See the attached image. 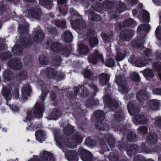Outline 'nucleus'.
<instances>
[{"instance_id":"1","label":"nucleus","mask_w":161,"mask_h":161,"mask_svg":"<svg viewBox=\"0 0 161 161\" xmlns=\"http://www.w3.org/2000/svg\"><path fill=\"white\" fill-rule=\"evenodd\" d=\"M44 111V105L43 103L42 102L39 103L37 101L35 104L33 111V114L32 111L31 110L28 111L27 112V117L26 118L25 121L30 123V125L26 127L28 130H32V128L31 126V124L30 120L31 119L33 118V115L34 116L38 119L41 118L42 117L43 113Z\"/></svg>"},{"instance_id":"2","label":"nucleus","mask_w":161,"mask_h":161,"mask_svg":"<svg viewBox=\"0 0 161 161\" xmlns=\"http://www.w3.org/2000/svg\"><path fill=\"white\" fill-rule=\"evenodd\" d=\"M150 28V27L147 24H142L138 26L137 29L138 39L133 42L132 44L133 46L140 48L141 49L143 48V38L147 33L149 32Z\"/></svg>"},{"instance_id":"3","label":"nucleus","mask_w":161,"mask_h":161,"mask_svg":"<svg viewBox=\"0 0 161 161\" xmlns=\"http://www.w3.org/2000/svg\"><path fill=\"white\" fill-rule=\"evenodd\" d=\"M89 61L93 64L101 62L108 67H112L115 64L114 60L112 58H109L105 63L103 55L97 50H94V52L89 57Z\"/></svg>"},{"instance_id":"4","label":"nucleus","mask_w":161,"mask_h":161,"mask_svg":"<svg viewBox=\"0 0 161 161\" xmlns=\"http://www.w3.org/2000/svg\"><path fill=\"white\" fill-rule=\"evenodd\" d=\"M158 147H156L153 149L148 148L145 143H143L142 146L139 148L136 145H132L127 150V153L129 157H131L136 153H150L153 152H155L157 151Z\"/></svg>"},{"instance_id":"5","label":"nucleus","mask_w":161,"mask_h":161,"mask_svg":"<svg viewBox=\"0 0 161 161\" xmlns=\"http://www.w3.org/2000/svg\"><path fill=\"white\" fill-rule=\"evenodd\" d=\"M14 88V90L12 93L14 98L18 99L19 97V91L17 87H15L14 84H10L6 86H3L2 89V94L5 99L7 101L11 99L10 93L11 90Z\"/></svg>"},{"instance_id":"6","label":"nucleus","mask_w":161,"mask_h":161,"mask_svg":"<svg viewBox=\"0 0 161 161\" xmlns=\"http://www.w3.org/2000/svg\"><path fill=\"white\" fill-rule=\"evenodd\" d=\"M94 115L98 121V123L96 125V128L97 129L103 131L108 130L109 127L108 125L102 122L105 118L103 112L101 110L96 111L94 113Z\"/></svg>"},{"instance_id":"7","label":"nucleus","mask_w":161,"mask_h":161,"mask_svg":"<svg viewBox=\"0 0 161 161\" xmlns=\"http://www.w3.org/2000/svg\"><path fill=\"white\" fill-rule=\"evenodd\" d=\"M126 78L124 75H119L116 77L115 81L118 86L119 90L123 94L127 93L129 90V88L126 84Z\"/></svg>"},{"instance_id":"8","label":"nucleus","mask_w":161,"mask_h":161,"mask_svg":"<svg viewBox=\"0 0 161 161\" xmlns=\"http://www.w3.org/2000/svg\"><path fill=\"white\" fill-rule=\"evenodd\" d=\"M46 73L48 78H54L57 81L62 80L65 78L64 74L62 73H57L56 70L51 68H48L46 69Z\"/></svg>"},{"instance_id":"9","label":"nucleus","mask_w":161,"mask_h":161,"mask_svg":"<svg viewBox=\"0 0 161 161\" xmlns=\"http://www.w3.org/2000/svg\"><path fill=\"white\" fill-rule=\"evenodd\" d=\"M81 158L83 161H98L97 158H93L92 153L81 147L78 150Z\"/></svg>"},{"instance_id":"10","label":"nucleus","mask_w":161,"mask_h":161,"mask_svg":"<svg viewBox=\"0 0 161 161\" xmlns=\"http://www.w3.org/2000/svg\"><path fill=\"white\" fill-rule=\"evenodd\" d=\"M119 46H116V49L117 51V55L116 57V59L117 61L122 60L125 57L126 53V50L128 47L126 45L121 46L119 43Z\"/></svg>"},{"instance_id":"11","label":"nucleus","mask_w":161,"mask_h":161,"mask_svg":"<svg viewBox=\"0 0 161 161\" xmlns=\"http://www.w3.org/2000/svg\"><path fill=\"white\" fill-rule=\"evenodd\" d=\"M63 46L59 42H54L51 40L47 41L44 45L46 48L50 49L57 53H60Z\"/></svg>"},{"instance_id":"12","label":"nucleus","mask_w":161,"mask_h":161,"mask_svg":"<svg viewBox=\"0 0 161 161\" xmlns=\"http://www.w3.org/2000/svg\"><path fill=\"white\" fill-rule=\"evenodd\" d=\"M115 3L117 4V12L119 13H121L125 10V3L119 1L116 2V3L114 2L113 3L105 1L103 2V5L105 7L112 8V6L114 5Z\"/></svg>"},{"instance_id":"13","label":"nucleus","mask_w":161,"mask_h":161,"mask_svg":"<svg viewBox=\"0 0 161 161\" xmlns=\"http://www.w3.org/2000/svg\"><path fill=\"white\" fill-rule=\"evenodd\" d=\"M82 140V137L76 134L74 136L72 139L69 140V142H66V144L68 147L74 148L76 147L77 143H81Z\"/></svg>"},{"instance_id":"14","label":"nucleus","mask_w":161,"mask_h":161,"mask_svg":"<svg viewBox=\"0 0 161 161\" xmlns=\"http://www.w3.org/2000/svg\"><path fill=\"white\" fill-rule=\"evenodd\" d=\"M21 96L20 99H21L23 101L26 100L27 97L29 96L31 92L30 85L28 84L23 85L21 89Z\"/></svg>"},{"instance_id":"15","label":"nucleus","mask_w":161,"mask_h":161,"mask_svg":"<svg viewBox=\"0 0 161 161\" xmlns=\"http://www.w3.org/2000/svg\"><path fill=\"white\" fill-rule=\"evenodd\" d=\"M74 93L75 96L80 92L79 95L82 97H85L87 96L89 94L88 90L87 89L86 86L85 85H83L79 87H75L74 88Z\"/></svg>"},{"instance_id":"16","label":"nucleus","mask_w":161,"mask_h":161,"mask_svg":"<svg viewBox=\"0 0 161 161\" xmlns=\"http://www.w3.org/2000/svg\"><path fill=\"white\" fill-rule=\"evenodd\" d=\"M134 32L133 30L123 31L120 34V39L123 41H129L133 36Z\"/></svg>"},{"instance_id":"17","label":"nucleus","mask_w":161,"mask_h":161,"mask_svg":"<svg viewBox=\"0 0 161 161\" xmlns=\"http://www.w3.org/2000/svg\"><path fill=\"white\" fill-rule=\"evenodd\" d=\"M156 54L157 57L160 59L161 61L153 64V69L157 72L159 77L161 80V51H157Z\"/></svg>"},{"instance_id":"18","label":"nucleus","mask_w":161,"mask_h":161,"mask_svg":"<svg viewBox=\"0 0 161 161\" xmlns=\"http://www.w3.org/2000/svg\"><path fill=\"white\" fill-rule=\"evenodd\" d=\"M8 66L14 70H18L22 68V63L19 60L13 59L9 60L8 63Z\"/></svg>"},{"instance_id":"19","label":"nucleus","mask_w":161,"mask_h":161,"mask_svg":"<svg viewBox=\"0 0 161 161\" xmlns=\"http://www.w3.org/2000/svg\"><path fill=\"white\" fill-rule=\"evenodd\" d=\"M103 100L108 107L110 108H115L119 106L118 103L115 100L111 99L109 96H105Z\"/></svg>"},{"instance_id":"20","label":"nucleus","mask_w":161,"mask_h":161,"mask_svg":"<svg viewBox=\"0 0 161 161\" xmlns=\"http://www.w3.org/2000/svg\"><path fill=\"white\" fill-rule=\"evenodd\" d=\"M149 94L145 90H140L137 93L136 97L138 100L143 102L148 98Z\"/></svg>"},{"instance_id":"21","label":"nucleus","mask_w":161,"mask_h":161,"mask_svg":"<svg viewBox=\"0 0 161 161\" xmlns=\"http://www.w3.org/2000/svg\"><path fill=\"white\" fill-rule=\"evenodd\" d=\"M109 79L110 75L108 74L104 73L101 74L98 79L100 85L105 86L109 81Z\"/></svg>"},{"instance_id":"22","label":"nucleus","mask_w":161,"mask_h":161,"mask_svg":"<svg viewBox=\"0 0 161 161\" xmlns=\"http://www.w3.org/2000/svg\"><path fill=\"white\" fill-rule=\"evenodd\" d=\"M147 122V118L142 115H136L135 118L134 122L136 125L139 124H143L146 123Z\"/></svg>"},{"instance_id":"23","label":"nucleus","mask_w":161,"mask_h":161,"mask_svg":"<svg viewBox=\"0 0 161 161\" xmlns=\"http://www.w3.org/2000/svg\"><path fill=\"white\" fill-rule=\"evenodd\" d=\"M28 12L32 17L36 19L40 18L42 14L41 9L37 8H34L30 9Z\"/></svg>"},{"instance_id":"24","label":"nucleus","mask_w":161,"mask_h":161,"mask_svg":"<svg viewBox=\"0 0 161 161\" xmlns=\"http://www.w3.org/2000/svg\"><path fill=\"white\" fill-rule=\"evenodd\" d=\"M35 135L36 139L39 142H42L46 139V133L41 130H37Z\"/></svg>"},{"instance_id":"25","label":"nucleus","mask_w":161,"mask_h":161,"mask_svg":"<svg viewBox=\"0 0 161 161\" xmlns=\"http://www.w3.org/2000/svg\"><path fill=\"white\" fill-rule=\"evenodd\" d=\"M40 156L44 161H50L53 157V155L51 153L43 151L40 152Z\"/></svg>"},{"instance_id":"26","label":"nucleus","mask_w":161,"mask_h":161,"mask_svg":"<svg viewBox=\"0 0 161 161\" xmlns=\"http://www.w3.org/2000/svg\"><path fill=\"white\" fill-rule=\"evenodd\" d=\"M63 151L65 153V155L69 160H74L77 157V153L75 151L70 150L68 151L67 153H66L64 149H63Z\"/></svg>"},{"instance_id":"27","label":"nucleus","mask_w":161,"mask_h":161,"mask_svg":"<svg viewBox=\"0 0 161 161\" xmlns=\"http://www.w3.org/2000/svg\"><path fill=\"white\" fill-rule=\"evenodd\" d=\"M157 137L155 133H153L148 134L147 137L146 141L147 142L154 144L157 141Z\"/></svg>"},{"instance_id":"28","label":"nucleus","mask_w":161,"mask_h":161,"mask_svg":"<svg viewBox=\"0 0 161 161\" xmlns=\"http://www.w3.org/2000/svg\"><path fill=\"white\" fill-rule=\"evenodd\" d=\"M44 36V33L41 31H38L33 37L34 40L35 42H41Z\"/></svg>"},{"instance_id":"29","label":"nucleus","mask_w":161,"mask_h":161,"mask_svg":"<svg viewBox=\"0 0 161 161\" xmlns=\"http://www.w3.org/2000/svg\"><path fill=\"white\" fill-rule=\"evenodd\" d=\"M74 26L77 28L79 30H81L85 28V22L81 19L80 20H76L75 21Z\"/></svg>"},{"instance_id":"30","label":"nucleus","mask_w":161,"mask_h":161,"mask_svg":"<svg viewBox=\"0 0 161 161\" xmlns=\"http://www.w3.org/2000/svg\"><path fill=\"white\" fill-rule=\"evenodd\" d=\"M143 74L144 77L147 80H149L150 78H153L154 76V74L153 71L149 69L144 70L143 71Z\"/></svg>"},{"instance_id":"31","label":"nucleus","mask_w":161,"mask_h":161,"mask_svg":"<svg viewBox=\"0 0 161 161\" xmlns=\"http://www.w3.org/2000/svg\"><path fill=\"white\" fill-rule=\"evenodd\" d=\"M150 105L152 110H158L159 105L158 100L156 99L152 100L150 102Z\"/></svg>"},{"instance_id":"32","label":"nucleus","mask_w":161,"mask_h":161,"mask_svg":"<svg viewBox=\"0 0 161 161\" xmlns=\"http://www.w3.org/2000/svg\"><path fill=\"white\" fill-rule=\"evenodd\" d=\"M12 52L14 55H19L22 53L23 48L20 45H15L13 47Z\"/></svg>"},{"instance_id":"33","label":"nucleus","mask_w":161,"mask_h":161,"mask_svg":"<svg viewBox=\"0 0 161 161\" xmlns=\"http://www.w3.org/2000/svg\"><path fill=\"white\" fill-rule=\"evenodd\" d=\"M64 41L67 42H70L73 40V36L71 33L69 31L65 32L64 34Z\"/></svg>"},{"instance_id":"34","label":"nucleus","mask_w":161,"mask_h":161,"mask_svg":"<svg viewBox=\"0 0 161 161\" xmlns=\"http://www.w3.org/2000/svg\"><path fill=\"white\" fill-rule=\"evenodd\" d=\"M89 51L88 46L83 44H80L79 46V53L83 54H87Z\"/></svg>"},{"instance_id":"35","label":"nucleus","mask_w":161,"mask_h":161,"mask_svg":"<svg viewBox=\"0 0 161 161\" xmlns=\"http://www.w3.org/2000/svg\"><path fill=\"white\" fill-rule=\"evenodd\" d=\"M127 107L129 114L131 115H133L136 109V107L135 105L133 103L130 102L127 104Z\"/></svg>"},{"instance_id":"36","label":"nucleus","mask_w":161,"mask_h":161,"mask_svg":"<svg viewBox=\"0 0 161 161\" xmlns=\"http://www.w3.org/2000/svg\"><path fill=\"white\" fill-rule=\"evenodd\" d=\"M61 113L60 111L58 110H55L53 113H51L49 114V116L50 118H48V119L51 120L53 119L55 120H57L61 115Z\"/></svg>"},{"instance_id":"37","label":"nucleus","mask_w":161,"mask_h":161,"mask_svg":"<svg viewBox=\"0 0 161 161\" xmlns=\"http://www.w3.org/2000/svg\"><path fill=\"white\" fill-rule=\"evenodd\" d=\"M38 60L39 63L42 65H47L49 63L48 58L44 55H41L39 57Z\"/></svg>"},{"instance_id":"38","label":"nucleus","mask_w":161,"mask_h":161,"mask_svg":"<svg viewBox=\"0 0 161 161\" xmlns=\"http://www.w3.org/2000/svg\"><path fill=\"white\" fill-rule=\"evenodd\" d=\"M106 141L107 142L109 146L112 148L114 145L115 141L113 136L109 134H106Z\"/></svg>"},{"instance_id":"39","label":"nucleus","mask_w":161,"mask_h":161,"mask_svg":"<svg viewBox=\"0 0 161 161\" xmlns=\"http://www.w3.org/2000/svg\"><path fill=\"white\" fill-rule=\"evenodd\" d=\"M140 14L142 15V19L143 21L146 22L149 21V15L147 11L145 10H142L140 12Z\"/></svg>"},{"instance_id":"40","label":"nucleus","mask_w":161,"mask_h":161,"mask_svg":"<svg viewBox=\"0 0 161 161\" xmlns=\"http://www.w3.org/2000/svg\"><path fill=\"white\" fill-rule=\"evenodd\" d=\"M14 75L8 70L5 71L3 75V78L7 80H12L14 77Z\"/></svg>"},{"instance_id":"41","label":"nucleus","mask_w":161,"mask_h":161,"mask_svg":"<svg viewBox=\"0 0 161 161\" xmlns=\"http://www.w3.org/2000/svg\"><path fill=\"white\" fill-rule=\"evenodd\" d=\"M147 63V59L142 58L141 59H137L136 62V66L139 67H142L146 65Z\"/></svg>"},{"instance_id":"42","label":"nucleus","mask_w":161,"mask_h":161,"mask_svg":"<svg viewBox=\"0 0 161 161\" xmlns=\"http://www.w3.org/2000/svg\"><path fill=\"white\" fill-rule=\"evenodd\" d=\"M99 103V101L96 99H94L92 98H90L86 101V105L88 107L92 106L97 105Z\"/></svg>"},{"instance_id":"43","label":"nucleus","mask_w":161,"mask_h":161,"mask_svg":"<svg viewBox=\"0 0 161 161\" xmlns=\"http://www.w3.org/2000/svg\"><path fill=\"white\" fill-rule=\"evenodd\" d=\"M60 53L65 57H67L69 55L70 51L66 46L63 45Z\"/></svg>"},{"instance_id":"44","label":"nucleus","mask_w":161,"mask_h":161,"mask_svg":"<svg viewBox=\"0 0 161 161\" xmlns=\"http://www.w3.org/2000/svg\"><path fill=\"white\" fill-rule=\"evenodd\" d=\"M136 135L135 132H129L127 136V138L130 141H135L136 139Z\"/></svg>"},{"instance_id":"45","label":"nucleus","mask_w":161,"mask_h":161,"mask_svg":"<svg viewBox=\"0 0 161 161\" xmlns=\"http://www.w3.org/2000/svg\"><path fill=\"white\" fill-rule=\"evenodd\" d=\"M114 119L117 121H121L123 120V114L121 111L116 112L115 114Z\"/></svg>"},{"instance_id":"46","label":"nucleus","mask_w":161,"mask_h":161,"mask_svg":"<svg viewBox=\"0 0 161 161\" xmlns=\"http://www.w3.org/2000/svg\"><path fill=\"white\" fill-rule=\"evenodd\" d=\"M137 130L138 133L142 135H145L147 132L148 128L146 126H142L138 128Z\"/></svg>"},{"instance_id":"47","label":"nucleus","mask_w":161,"mask_h":161,"mask_svg":"<svg viewBox=\"0 0 161 161\" xmlns=\"http://www.w3.org/2000/svg\"><path fill=\"white\" fill-rule=\"evenodd\" d=\"M130 77L131 80L134 81L138 82L140 80V76L138 74L135 72L131 73Z\"/></svg>"},{"instance_id":"48","label":"nucleus","mask_w":161,"mask_h":161,"mask_svg":"<svg viewBox=\"0 0 161 161\" xmlns=\"http://www.w3.org/2000/svg\"><path fill=\"white\" fill-rule=\"evenodd\" d=\"M12 56L10 52H5L2 53L0 55V58L2 59L5 60L10 58Z\"/></svg>"},{"instance_id":"49","label":"nucleus","mask_w":161,"mask_h":161,"mask_svg":"<svg viewBox=\"0 0 161 161\" xmlns=\"http://www.w3.org/2000/svg\"><path fill=\"white\" fill-rule=\"evenodd\" d=\"M90 14L91 15V19L93 21H100L101 19V17L99 15L96 14L94 12H91Z\"/></svg>"},{"instance_id":"50","label":"nucleus","mask_w":161,"mask_h":161,"mask_svg":"<svg viewBox=\"0 0 161 161\" xmlns=\"http://www.w3.org/2000/svg\"><path fill=\"white\" fill-rule=\"evenodd\" d=\"M103 41L105 43H108V42H111L112 41L113 36H108L105 34H103L102 35Z\"/></svg>"},{"instance_id":"51","label":"nucleus","mask_w":161,"mask_h":161,"mask_svg":"<svg viewBox=\"0 0 161 161\" xmlns=\"http://www.w3.org/2000/svg\"><path fill=\"white\" fill-rule=\"evenodd\" d=\"M74 130V127L70 125H68L64 129V132L66 134H69L73 132Z\"/></svg>"},{"instance_id":"52","label":"nucleus","mask_w":161,"mask_h":161,"mask_svg":"<svg viewBox=\"0 0 161 161\" xmlns=\"http://www.w3.org/2000/svg\"><path fill=\"white\" fill-rule=\"evenodd\" d=\"M135 23V21L131 19H127L124 20L123 22V25L124 26H129L132 25Z\"/></svg>"},{"instance_id":"53","label":"nucleus","mask_w":161,"mask_h":161,"mask_svg":"<svg viewBox=\"0 0 161 161\" xmlns=\"http://www.w3.org/2000/svg\"><path fill=\"white\" fill-rule=\"evenodd\" d=\"M89 43L90 46L93 47L98 45V39L96 37L92 38L90 39Z\"/></svg>"},{"instance_id":"54","label":"nucleus","mask_w":161,"mask_h":161,"mask_svg":"<svg viewBox=\"0 0 161 161\" xmlns=\"http://www.w3.org/2000/svg\"><path fill=\"white\" fill-rule=\"evenodd\" d=\"M88 86L93 90L95 95L98 92L99 89L96 85L92 82H90L88 83Z\"/></svg>"},{"instance_id":"55","label":"nucleus","mask_w":161,"mask_h":161,"mask_svg":"<svg viewBox=\"0 0 161 161\" xmlns=\"http://www.w3.org/2000/svg\"><path fill=\"white\" fill-rule=\"evenodd\" d=\"M27 75L25 71H22L20 72L18 75V77L20 80H24L27 77Z\"/></svg>"},{"instance_id":"56","label":"nucleus","mask_w":161,"mask_h":161,"mask_svg":"<svg viewBox=\"0 0 161 161\" xmlns=\"http://www.w3.org/2000/svg\"><path fill=\"white\" fill-rule=\"evenodd\" d=\"M20 42L25 47H27L31 46V43L26 39H21Z\"/></svg>"},{"instance_id":"57","label":"nucleus","mask_w":161,"mask_h":161,"mask_svg":"<svg viewBox=\"0 0 161 161\" xmlns=\"http://www.w3.org/2000/svg\"><path fill=\"white\" fill-rule=\"evenodd\" d=\"M52 1L49 0H40L39 3L42 5H47L50 6H52Z\"/></svg>"},{"instance_id":"58","label":"nucleus","mask_w":161,"mask_h":161,"mask_svg":"<svg viewBox=\"0 0 161 161\" xmlns=\"http://www.w3.org/2000/svg\"><path fill=\"white\" fill-rule=\"evenodd\" d=\"M55 25L58 27L62 28H65L66 27L65 22L64 21H60L59 20H57L55 22Z\"/></svg>"},{"instance_id":"59","label":"nucleus","mask_w":161,"mask_h":161,"mask_svg":"<svg viewBox=\"0 0 161 161\" xmlns=\"http://www.w3.org/2000/svg\"><path fill=\"white\" fill-rule=\"evenodd\" d=\"M86 143L90 146H93L96 144V142L93 140L89 138H87L86 139Z\"/></svg>"},{"instance_id":"60","label":"nucleus","mask_w":161,"mask_h":161,"mask_svg":"<svg viewBox=\"0 0 161 161\" xmlns=\"http://www.w3.org/2000/svg\"><path fill=\"white\" fill-rule=\"evenodd\" d=\"M109 161H118V156L114 153H111L109 155Z\"/></svg>"},{"instance_id":"61","label":"nucleus","mask_w":161,"mask_h":161,"mask_svg":"<svg viewBox=\"0 0 161 161\" xmlns=\"http://www.w3.org/2000/svg\"><path fill=\"white\" fill-rule=\"evenodd\" d=\"M84 75L87 78H92L93 76L92 73L88 69H86L84 71Z\"/></svg>"},{"instance_id":"62","label":"nucleus","mask_w":161,"mask_h":161,"mask_svg":"<svg viewBox=\"0 0 161 161\" xmlns=\"http://www.w3.org/2000/svg\"><path fill=\"white\" fill-rule=\"evenodd\" d=\"M155 35L158 39H161V27L158 26L155 31Z\"/></svg>"},{"instance_id":"63","label":"nucleus","mask_w":161,"mask_h":161,"mask_svg":"<svg viewBox=\"0 0 161 161\" xmlns=\"http://www.w3.org/2000/svg\"><path fill=\"white\" fill-rule=\"evenodd\" d=\"M154 124L157 127L161 128V117H157L155 119Z\"/></svg>"},{"instance_id":"64","label":"nucleus","mask_w":161,"mask_h":161,"mask_svg":"<svg viewBox=\"0 0 161 161\" xmlns=\"http://www.w3.org/2000/svg\"><path fill=\"white\" fill-rule=\"evenodd\" d=\"M152 93L154 95H161V88H154L152 89Z\"/></svg>"}]
</instances>
